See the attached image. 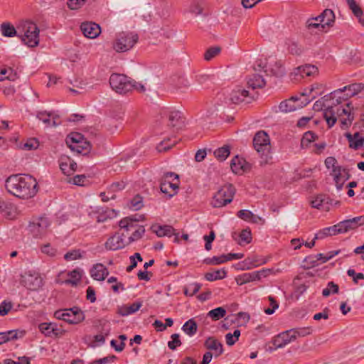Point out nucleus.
Here are the masks:
<instances>
[{"instance_id":"f257e3e1","label":"nucleus","mask_w":364,"mask_h":364,"mask_svg":"<svg viewBox=\"0 0 364 364\" xmlns=\"http://www.w3.org/2000/svg\"><path fill=\"white\" fill-rule=\"evenodd\" d=\"M341 91H333L317 100L314 105L315 111L323 110V117L329 128L332 127L338 119L342 129L348 127L354 119L350 113V105L339 106L342 100Z\"/></svg>"},{"instance_id":"f03ea898","label":"nucleus","mask_w":364,"mask_h":364,"mask_svg":"<svg viewBox=\"0 0 364 364\" xmlns=\"http://www.w3.org/2000/svg\"><path fill=\"white\" fill-rule=\"evenodd\" d=\"M6 188L14 196L28 199L38 192V183L31 175H12L6 180Z\"/></svg>"},{"instance_id":"7ed1b4c3","label":"nucleus","mask_w":364,"mask_h":364,"mask_svg":"<svg viewBox=\"0 0 364 364\" xmlns=\"http://www.w3.org/2000/svg\"><path fill=\"white\" fill-rule=\"evenodd\" d=\"M40 30L32 21H26L20 26L19 38L28 47L34 48L39 44Z\"/></svg>"},{"instance_id":"20e7f679","label":"nucleus","mask_w":364,"mask_h":364,"mask_svg":"<svg viewBox=\"0 0 364 364\" xmlns=\"http://www.w3.org/2000/svg\"><path fill=\"white\" fill-rule=\"evenodd\" d=\"M255 149L260 154L262 161L261 164H267L271 156L269 155L270 139L264 131L257 132L253 139Z\"/></svg>"},{"instance_id":"39448f33","label":"nucleus","mask_w":364,"mask_h":364,"mask_svg":"<svg viewBox=\"0 0 364 364\" xmlns=\"http://www.w3.org/2000/svg\"><path fill=\"white\" fill-rule=\"evenodd\" d=\"M139 36L133 32H121L117 34L113 48L117 52H126L137 43Z\"/></svg>"},{"instance_id":"423d86ee","label":"nucleus","mask_w":364,"mask_h":364,"mask_svg":"<svg viewBox=\"0 0 364 364\" xmlns=\"http://www.w3.org/2000/svg\"><path fill=\"white\" fill-rule=\"evenodd\" d=\"M235 194V188L232 184L223 186L214 195L211 202L214 208H221L230 203Z\"/></svg>"},{"instance_id":"0eeeda50","label":"nucleus","mask_w":364,"mask_h":364,"mask_svg":"<svg viewBox=\"0 0 364 364\" xmlns=\"http://www.w3.org/2000/svg\"><path fill=\"white\" fill-rule=\"evenodd\" d=\"M109 85L113 90L121 95L133 90L132 79L122 74H112L109 77Z\"/></svg>"},{"instance_id":"6e6552de","label":"nucleus","mask_w":364,"mask_h":364,"mask_svg":"<svg viewBox=\"0 0 364 364\" xmlns=\"http://www.w3.org/2000/svg\"><path fill=\"white\" fill-rule=\"evenodd\" d=\"M178 187V176L177 174L173 172L164 173L160 183L162 193L167 194L171 198L176 194Z\"/></svg>"},{"instance_id":"1a4fd4ad","label":"nucleus","mask_w":364,"mask_h":364,"mask_svg":"<svg viewBox=\"0 0 364 364\" xmlns=\"http://www.w3.org/2000/svg\"><path fill=\"white\" fill-rule=\"evenodd\" d=\"M307 95V92L301 93V97H304L301 102H298L300 98L297 96H294L289 100L282 101L279 105V110L282 112H288L307 105L311 101L310 99L306 97Z\"/></svg>"},{"instance_id":"9d476101","label":"nucleus","mask_w":364,"mask_h":364,"mask_svg":"<svg viewBox=\"0 0 364 364\" xmlns=\"http://www.w3.org/2000/svg\"><path fill=\"white\" fill-rule=\"evenodd\" d=\"M21 284L31 291H37L43 285V281L38 273L29 271L21 276Z\"/></svg>"},{"instance_id":"9b49d317","label":"nucleus","mask_w":364,"mask_h":364,"mask_svg":"<svg viewBox=\"0 0 364 364\" xmlns=\"http://www.w3.org/2000/svg\"><path fill=\"white\" fill-rule=\"evenodd\" d=\"M364 86L362 83H353L348 86H345L342 89H338L335 91H341L342 93L341 95V97H342V100L339 102V106H343L345 107L346 104L350 105V113L353 115V113L352 112L353 107H351V103L348 102V98L355 96L358 92H360L363 89Z\"/></svg>"},{"instance_id":"f8f14e48","label":"nucleus","mask_w":364,"mask_h":364,"mask_svg":"<svg viewBox=\"0 0 364 364\" xmlns=\"http://www.w3.org/2000/svg\"><path fill=\"white\" fill-rule=\"evenodd\" d=\"M50 225L49 220L46 217H41L33 220L28 226V230L33 237H41L47 232Z\"/></svg>"},{"instance_id":"ddd939ff","label":"nucleus","mask_w":364,"mask_h":364,"mask_svg":"<svg viewBox=\"0 0 364 364\" xmlns=\"http://www.w3.org/2000/svg\"><path fill=\"white\" fill-rule=\"evenodd\" d=\"M254 96L248 90L237 87L232 90L229 95V100L233 104H239L242 102L250 103L253 100Z\"/></svg>"},{"instance_id":"4468645a","label":"nucleus","mask_w":364,"mask_h":364,"mask_svg":"<svg viewBox=\"0 0 364 364\" xmlns=\"http://www.w3.org/2000/svg\"><path fill=\"white\" fill-rule=\"evenodd\" d=\"M126 237L127 235L124 232H122L121 235L115 234L111 236L105 244V248L112 251L122 249L128 245L127 241L124 240Z\"/></svg>"},{"instance_id":"2eb2a0df","label":"nucleus","mask_w":364,"mask_h":364,"mask_svg":"<svg viewBox=\"0 0 364 364\" xmlns=\"http://www.w3.org/2000/svg\"><path fill=\"white\" fill-rule=\"evenodd\" d=\"M266 275L265 270L246 272L237 276L235 281L237 284L241 286L246 283L260 280L262 277H266Z\"/></svg>"},{"instance_id":"dca6fc26","label":"nucleus","mask_w":364,"mask_h":364,"mask_svg":"<svg viewBox=\"0 0 364 364\" xmlns=\"http://www.w3.org/2000/svg\"><path fill=\"white\" fill-rule=\"evenodd\" d=\"M65 321L70 324H76L85 318L83 312L77 307L65 309Z\"/></svg>"},{"instance_id":"f3484780","label":"nucleus","mask_w":364,"mask_h":364,"mask_svg":"<svg viewBox=\"0 0 364 364\" xmlns=\"http://www.w3.org/2000/svg\"><path fill=\"white\" fill-rule=\"evenodd\" d=\"M80 29L84 36L89 38L97 37L101 32L100 26L93 22L82 23L80 26Z\"/></svg>"},{"instance_id":"a211bd4d","label":"nucleus","mask_w":364,"mask_h":364,"mask_svg":"<svg viewBox=\"0 0 364 364\" xmlns=\"http://www.w3.org/2000/svg\"><path fill=\"white\" fill-rule=\"evenodd\" d=\"M331 174L334 178L336 187L338 190L342 188L344 182L349 178L348 171L346 168H342L341 167L332 170Z\"/></svg>"},{"instance_id":"6ab92c4d","label":"nucleus","mask_w":364,"mask_h":364,"mask_svg":"<svg viewBox=\"0 0 364 364\" xmlns=\"http://www.w3.org/2000/svg\"><path fill=\"white\" fill-rule=\"evenodd\" d=\"M230 168L235 173L242 174L250 168V164L244 159L236 156L231 161Z\"/></svg>"},{"instance_id":"aec40b11","label":"nucleus","mask_w":364,"mask_h":364,"mask_svg":"<svg viewBox=\"0 0 364 364\" xmlns=\"http://www.w3.org/2000/svg\"><path fill=\"white\" fill-rule=\"evenodd\" d=\"M109 274V271L107 267L101 264L98 263L95 264L90 270L91 277L98 281H103L106 277Z\"/></svg>"},{"instance_id":"412c9836","label":"nucleus","mask_w":364,"mask_h":364,"mask_svg":"<svg viewBox=\"0 0 364 364\" xmlns=\"http://www.w3.org/2000/svg\"><path fill=\"white\" fill-rule=\"evenodd\" d=\"M345 136L349 142V147L350 149L357 150L362 147L364 144V137L361 136L358 132L353 134H351L350 133H346Z\"/></svg>"},{"instance_id":"4be33fe9","label":"nucleus","mask_w":364,"mask_h":364,"mask_svg":"<svg viewBox=\"0 0 364 364\" xmlns=\"http://www.w3.org/2000/svg\"><path fill=\"white\" fill-rule=\"evenodd\" d=\"M77 164L71 159L67 157L61 159L60 162V168L62 172L67 176L73 174L77 169Z\"/></svg>"},{"instance_id":"5701e85b","label":"nucleus","mask_w":364,"mask_h":364,"mask_svg":"<svg viewBox=\"0 0 364 364\" xmlns=\"http://www.w3.org/2000/svg\"><path fill=\"white\" fill-rule=\"evenodd\" d=\"M138 219L136 218L126 217L119 221V226L126 232L134 231L138 227H141V225H138Z\"/></svg>"},{"instance_id":"b1692460","label":"nucleus","mask_w":364,"mask_h":364,"mask_svg":"<svg viewBox=\"0 0 364 364\" xmlns=\"http://www.w3.org/2000/svg\"><path fill=\"white\" fill-rule=\"evenodd\" d=\"M183 124L184 121L179 111H171L169 112L168 126L178 129L183 126Z\"/></svg>"},{"instance_id":"393cba45","label":"nucleus","mask_w":364,"mask_h":364,"mask_svg":"<svg viewBox=\"0 0 364 364\" xmlns=\"http://www.w3.org/2000/svg\"><path fill=\"white\" fill-rule=\"evenodd\" d=\"M315 21L322 22L325 26H331L335 21V14L331 9H325L320 15L314 18Z\"/></svg>"},{"instance_id":"a878e982","label":"nucleus","mask_w":364,"mask_h":364,"mask_svg":"<svg viewBox=\"0 0 364 364\" xmlns=\"http://www.w3.org/2000/svg\"><path fill=\"white\" fill-rule=\"evenodd\" d=\"M318 72V68L312 65H306L304 66H300L296 68L294 74L295 75H299L301 77L304 78L305 77H309L315 75Z\"/></svg>"},{"instance_id":"bb28decb","label":"nucleus","mask_w":364,"mask_h":364,"mask_svg":"<svg viewBox=\"0 0 364 364\" xmlns=\"http://www.w3.org/2000/svg\"><path fill=\"white\" fill-rule=\"evenodd\" d=\"M1 34L4 37L12 38L18 36L19 38L20 26L17 28L9 22H4L1 24Z\"/></svg>"},{"instance_id":"cd10ccee","label":"nucleus","mask_w":364,"mask_h":364,"mask_svg":"<svg viewBox=\"0 0 364 364\" xmlns=\"http://www.w3.org/2000/svg\"><path fill=\"white\" fill-rule=\"evenodd\" d=\"M40 331L46 336H57L58 334V328L56 324L53 323H42L38 326Z\"/></svg>"},{"instance_id":"c85d7f7f","label":"nucleus","mask_w":364,"mask_h":364,"mask_svg":"<svg viewBox=\"0 0 364 364\" xmlns=\"http://www.w3.org/2000/svg\"><path fill=\"white\" fill-rule=\"evenodd\" d=\"M264 72L267 75H272L276 76L277 77H282L285 75V68L283 67L282 64L279 61H276L273 65H271L270 67L266 68Z\"/></svg>"},{"instance_id":"c756f323","label":"nucleus","mask_w":364,"mask_h":364,"mask_svg":"<svg viewBox=\"0 0 364 364\" xmlns=\"http://www.w3.org/2000/svg\"><path fill=\"white\" fill-rule=\"evenodd\" d=\"M142 306L141 301H136L131 305H124L118 310V314L122 316H127L129 314L136 312Z\"/></svg>"},{"instance_id":"7c9ffc66","label":"nucleus","mask_w":364,"mask_h":364,"mask_svg":"<svg viewBox=\"0 0 364 364\" xmlns=\"http://www.w3.org/2000/svg\"><path fill=\"white\" fill-rule=\"evenodd\" d=\"M151 230L159 237H171L175 232V229L170 225H152Z\"/></svg>"},{"instance_id":"2f4dec72","label":"nucleus","mask_w":364,"mask_h":364,"mask_svg":"<svg viewBox=\"0 0 364 364\" xmlns=\"http://www.w3.org/2000/svg\"><path fill=\"white\" fill-rule=\"evenodd\" d=\"M82 275V271L80 269H75L68 273V279L64 281L65 284H70L72 286H76L81 280Z\"/></svg>"},{"instance_id":"473e14b6","label":"nucleus","mask_w":364,"mask_h":364,"mask_svg":"<svg viewBox=\"0 0 364 364\" xmlns=\"http://www.w3.org/2000/svg\"><path fill=\"white\" fill-rule=\"evenodd\" d=\"M266 82L262 76L259 75H253L247 80V85L249 88L255 90L257 88H262L265 85Z\"/></svg>"},{"instance_id":"72a5a7b5","label":"nucleus","mask_w":364,"mask_h":364,"mask_svg":"<svg viewBox=\"0 0 364 364\" xmlns=\"http://www.w3.org/2000/svg\"><path fill=\"white\" fill-rule=\"evenodd\" d=\"M349 9L351 10L353 15L358 18L359 22L364 25V21L362 19L363 14V9L361 7L356 4L355 0H346Z\"/></svg>"},{"instance_id":"f704fd0d","label":"nucleus","mask_w":364,"mask_h":364,"mask_svg":"<svg viewBox=\"0 0 364 364\" xmlns=\"http://www.w3.org/2000/svg\"><path fill=\"white\" fill-rule=\"evenodd\" d=\"M204 345L208 350H215L217 352L216 355H219L223 353V345L213 337H209L205 341Z\"/></svg>"},{"instance_id":"c9c22d12","label":"nucleus","mask_w":364,"mask_h":364,"mask_svg":"<svg viewBox=\"0 0 364 364\" xmlns=\"http://www.w3.org/2000/svg\"><path fill=\"white\" fill-rule=\"evenodd\" d=\"M328 199L329 198L325 195H318L311 200V206L317 209H325L327 208L326 205L328 204Z\"/></svg>"},{"instance_id":"e433bc0d","label":"nucleus","mask_w":364,"mask_h":364,"mask_svg":"<svg viewBox=\"0 0 364 364\" xmlns=\"http://www.w3.org/2000/svg\"><path fill=\"white\" fill-rule=\"evenodd\" d=\"M182 330L189 336H193L197 332L198 325L193 318H191L183 325Z\"/></svg>"},{"instance_id":"4c0bfd02","label":"nucleus","mask_w":364,"mask_h":364,"mask_svg":"<svg viewBox=\"0 0 364 364\" xmlns=\"http://www.w3.org/2000/svg\"><path fill=\"white\" fill-rule=\"evenodd\" d=\"M70 148L77 153L87 154L90 151L91 144L88 141L85 140L81 144L70 145Z\"/></svg>"},{"instance_id":"58836bf2","label":"nucleus","mask_w":364,"mask_h":364,"mask_svg":"<svg viewBox=\"0 0 364 364\" xmlns=\"http://www.w3.org/2000/svg\"><path fill=\"white\" fill-rule=\"evenodd\" d=\"M226 271L225 269H218L211 272H207L205 274V278L208 281H215L222 279L226 277Z\"/></svg>"},{"instance_id":"ea45409f","label":"nucleus","mask_w":364,"mask_h":364,"mask_svg":"<svg viewBox=\"0 0 364 364\" xmlns=\"http://www.w3.org/2000/svg\"><path fill=\"white\" fill-rule=\"evenodd\" d=\"M226 315V310L223 307H218L210 310L207 316L211 318L213 321H218Z\"/></svg>"},{"instance_id":"a19ab883","label":"nucleus","mask_w":364,"mask_h":364,"mask_svg":"<svg viewBox=\"0 0 364 364\" xmlns=\"http://www.w3.org/2000/svg\"><path fill=\"white\" fill-rule=\"evenodd\" d=\"M86 140L84 136L79 133H72L66 138V144L70 147V145L82 144L83 141Z\"/></svg>"},{"instance_id":"79ce46f5","label":"nucleus","mask_w":364,"mask_h":364,"mask_svg":"<svg viewBox=\"0 0 364 364\" xmlns=\"http://www.w3.org/2000/svg\"><path fill=\"white\" fill-rule=\"evenodd\" d=\"M318 139V136L313 132L309 131L304 133L301 140V147H307L309 144L316 141Z\"/></svg>"},{"instance_id":"37998d69","label":"nucleus","mask_w":364,"mask_h":364,"mask_svg":"<svg viewBox=\"0 0 364 364\" xmlns=\"http://www.w3.org/2000/svg\"><path fill=\"white\" fill-rule=\"evenodd\" d=\"M14 206L11 203L4 201L0 202V213L4 216L11 218L13 217Z\"/></svg>"},{"instance_id":"c03bdc74","label":"nucleus","mask_w":364,"mask_h":364,"mask_svg":"<svg viewBox=\"0 0 364 364\" xmlns=\"http://www.w3.org/2000/svg\"><path fill=\"white\" fill-rule=\"evenodd\" d=\"M201 288V284L197 282L185 286L183 287V293L186 296H193L197 294Z\"/></svg>"},{"instance_id":"a18cd8bd","label":"nucleus","mask_w":364,"mask_h":364,"mask_svg":"<svg viewBox=\"0 0 364 364\" xmlns=\"http://www.w3.org/2000/svg\"><path fill=\"white\" fill-rule=\"evenodd\" d=\"M203 0H193L190 7V11L196 15L201 14L205 6Z\"/></svg>"},{"instance_id":"49530a36","label":"nucleus","mask_w":364,"mask_h":364,"mask_svg":"<svg viewBox=\"0 0 364 364\" xmlns=\"http://www.w3.org/2000/svg\"><path fill=\"white\" fill-rule=\"evenodd\" d=\"M337 234V231L334 228V225L331 227L325 228L321 230L318 233L315 235L314 240L323 239L325 237L335 235Z\"/></svg>"},{"instance_id":"de8ad7c7","label":"nucleus","mask_w":364,"mask_h":364,"mask_svg":"<svg viewBox=\"0 0 364 364\" xmlns=\"http://www.w3.org/2000/svg\"><path fill=\"white\" fill-rule=\"evenodd\" d=\"M230 147L228 146H224L223 147L218 148L214 151V156L219 161H225L228 156L230 155Z\"/></svg>"},{"instance_id":"09e8293b","label":"nucleus","mask_w":364,"mask_h":364,"mask_svg":"<svg viewBox=\"0 0 364 364\" xmlns=\"http://www.w3.org/2000/svg\"><path fill=\"white\" fill-rule=\"evenodd\" d=\"M339 291L338 285L335 284L333 282H329L327 284V287L323 289L322 295L324 297H328L331 294H338Z\"/></svg>"},{"instance_id":"8fccbe9b","label":"nucleus","mask_w":364,"mask_h":364,"mask_svg":"<svg viewBox=\"0 0 364 364\" xmlns=\"http://www.w3.org/2000/svg\"><path fill=\"white\" fill-rule=\"evenodd\" d=\"M289 332L291 333V337L293 338H296V337L299 336H306L307 335L311 334V330L309 327H304V328H293L291 330H289Z\"/></svg>"},{"instance_id":"3c124183","label":"nucleus","mask_w":364,"mask_h":364,"mask_svg":"<svg viewBox=\"0 0 364 364\" xmlns=\"http://www.w3.org/2000/svg\"><path fill=\"white\" fill-rule=\"evenodd\" d=\"M17 332L16 331H9L0 333V345L5 343L11 340L17 338Z\"/></svg>"},{"instance_id":"603ef678","label":"nucleus","mask_w":364,"mask_h":364,"mask_svg":"<svg viewBox=\"0 0 364 364\" xmlns=\"http://www.w3.org/2000/svg\"><path fill=\"white\" fill-rule=\"evenodd\" d=\"M144 232L145 229L143 226L138 227L134 231H133L132 234L128 237V245L134 241L138 240L140 238H141Z\"/></svg>"},{"instance_id":"864d4df0","label":"nucleus","mask_w":364,"mask_h":364,"mask_svg":"<svg viewBox=\"0 0 364 364\" xmlns=\"http://www.w3.org/2000/svg\"><path fill=\"white\" fill-rule=\"evenodd\" d=\"M325 26V24H323L322 22L315 21L314 18H309L306 21V27L309 31H314V29L323 31Z\"/></svg>"},{"instance_id":"5fc2aeb1","label":"nucleus","mask_w":364,"mask_h":364,"mask_svg":"<svg viewBox=\"0 0 364 364\" xmlns=\"http://www.w3.org/2000/svg\"><path fill=\"white\" fill-rule=\"evenodd\" d=\"M50 112L47 111H38L36 114V117L41 120L47 126H50L51 119H50Z\"/></svg>"},{"instance_id":"6e6d98bb","label":"nucleus","mask_w":364,"mask_h":364,"mask_svg":"<svg viewBox=\"0 0 364 364\" xmlns=\"http://www.w3.org/2000/svg\"><path fill=\"white\" fill-rule=\"evenodd\" d=\"M41 251L42 253L50 257H55L58 252L57 249L52 247L49 243L42 245L41 247Z\"/></svg>"},{"instance_id":"4d7b16f0","label":"nucleus","mask_w":364,"mask_h":364,"mask_svg":"<svg viewBox=\"0 0 364 364\" xmlns=\"http://www.w3.org/2000/svg\"><path fill=\"white\" fill-rule=\"evenodd\" d=\"M220 48L218 46L209 48L204 54L205 60L208 61L212 60L220 53Z\"/></svg>"},{"instance_id":"13d9d810","label":"nucleus","mask_w":364,"mask_h":364,"mask_svg":"<svg viewBox=\"0 0 364 364\" xmlns=\"http://www.w3.org/2000/svg\"><path fill=\"white\" fill-rule=\"evenodd\" d=\"M171 341L168 342V346L171 350H175L178 346L181 345L180 336L178 333H173L171 336Z\"/></svg>"},{"instance_id":"bf43d9fd","label":"nucleus","mask_w":364,"mask_h":364,"mask_svg":"<svg viewBox=\"0 0 364 364\" xmlns=\"http://www.w3.org/2000/svg\"><path fill=\"white\" fill-rule=\"evenodd\" d=\"M130 207L135 210H138L143 207V199L142 197L139 195L135 196L130 202Z\"/></svg>"},{"instance_id":"052dcab7","label":"nucleus","mask_w":364,"mask_h":364,"mask_svg":"<svg viewBox=\"0 0 364 364\" xmlns=\"http://www.w3.org/2000/svg\"><path fill=\"white\" fill-rule=\"evenodd\" d=\"M82 257V254L80 250H73L71 251L68 252L64 255V259L66 261H71L75 260L77 259H80Z\"/></svg>"},{"instance_id":"680f3d73","label":"nucleus","mask_w":364,"mask_h":364,"mask_svg":"<svg viewBox=\"0 0 364 364\" xmlns=\"http://www.w3.org/2000/svg\"><path fill=\"white\" fill-rule=\"evenodd\" d=\"M268 299L269 301V304L272 306V308L265 309L264 312H265V314H267L268 315H271V314H274L275 310L279 308V304L275 300V299L272 296H269Z\"/></svg>"},{"instance_id":"e2e57ef3","label":"nucleus","mask_w":364,"mask_h":364,"mask_svg":"<svg viewBox=\"0 0 364 364\" xmlns=\"http://www.w3.org/2000/svg\"><path fill=\"white\" fill-rule=\"evenodd\" d=\"M351 222H350V223ZM349 222L343 220L340 222L339 223L334 225V228L337 231V234L338 233H344L350 230L349 226L348 225Z\"/></svg>"},{"instance_id":"0e129e2a","label":"nucleus","mask_w":364,"mask_h":364,"mask_svg":"<svg viewBox=\"0 0 364 364\" xmlns=\"http://www.w3.org/2000/svg\"><path fill=\"white\" fill-rule=\"evenodd\" d=\"M347 274L350 277L355 284H358L360 280L364 279V274L356 273L355 269H349L347 271Z\"/></svg>"},{"instance_id":"69168bd1","label":"nucleus","mask_w":364,"mask_h":364,"mask_svg":"<svg viewBox=\"0 0 364 364\" xmlns=\"http://www.w3.org/2000/svg\"><path fill=\"white\" fill-rule=\"evenodd\" d=\"M346 221L351 222L350 223H349V224H348V225L349 226L350 230H353V229L358 228L359 225H363V222H364V219H363V216H360V217H355L353 219L346 220Z\"/></svg>"},{"instance_id":"338daca9","label":"nucleus","mask_w":364,"mask_h":364,"mask_svg":"<svg viewBox=\"0 0 364 364\" xmlns=\"http://www.w3.org/2000/svg\"><path fill=\"white\" fill-rule=\"evenodd\" d=\"M39 145L38 140L36 139H29L23 144L22 149L26 150L36 149Z\"/></svg>"},{"instance_id":"774afa93","label":"nucleus","mask_w":364,"mask_h":364,"mask_svg":"<svg viewBox=\"0 0 364 364\" xmlns=\"http://www.w3.org/2000/svg\"><path fill=\"white\" fill-rule=\"evenodd\" d=\"M13 304L11 301H4L0 304V315L5 316L11 309Z\"/></svg>"}]
</instances>
